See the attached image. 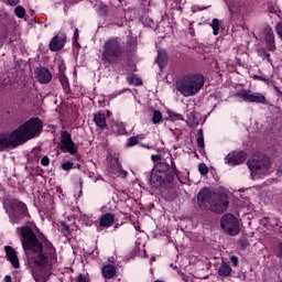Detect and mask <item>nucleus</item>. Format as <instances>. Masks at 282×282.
Here are the masks:
<instances>
[{
  "label": "nucleus",
  "instance_id": "nucleus-21",
  "mask_svg": "<svg viewBox=\"0 0 282 282\" xmlns=\"http://www.w3.org/2000/svg\"><path fill=\"white\" fill-rule=\"evenodd\" d=\"M101 272L106 279H113L116 276V267L113 264L104 265Z\"/></svg>",
  "mask_w": 282,
  "mask_h": 282
},
{
  "label": "nucleus",
  "instance_id": "nucleus-30",
  "mask_svg": "<svg viewBox=\"0 0 282 282\" xmlns=\"http://www.w3.org/2000/svg\"><path fill=\"white\" fill-rule=\"evenodd\" d=\"M129 83H130V85L140 86V85H142V79H140L139 77H135V76H130Z\"/></svg>",
  "mask_w": 282,
  "mask_h": 282
},
{
  "label": "nucleus",
  "instance_id": "nucleus-22",
  "mask_svg": "<svg viewBox=\"0 0 282 282\" xmlns=\"http://www.w3.org/2000/svg\"><path fill=\"white\" fill-rule=\"evenodd\" d=\"M111 129L113 131V133H117V135H122L126 133V129H124V123L122 122H117V121H113L112 122V126H111Z\"/></svg>",
  "mask_w": 282,
  "mask_h": 282
},
{
  "label": "nucleus",
  "instance_id": "nucleus-4",
  "mask_svg": "<svg viewBox=\"0 0 282 282\" xmlns=\"http://www.w3.org/2000/svg\"><path fill=\"white\" fill-rule=\"evenodd\" d=\"M204 83L205 79L203 75L189 74L177 80L176 89L185 98H191V96L199 94L202 87H204Z\"/></svg>",
  "mask_w": 282,
  "mask_h": 282
},
{
  "label": "nucleus",
  "instance_id": "nucleus-10",
  "mask_svg": "<svg viewBox=\"0 0 282 282\" xmlns=\"http://www.w3.org/2000/svg\"><path fill=\"white\" fill-rule=\"evenodd\" d=\"M246 162V153L243 152H231L225 158V163L229 166H237Z\"/></svg>",
  "mask_w": 282,
  "mask_h": 282
},
{
  "label": "nucleus",
  "instance_id": "nucleus-37",
  "mask_svg": "<svg viewBox=\"0 0 282 282\" xmlns=\"http://www.w3.org/2000/svg\"><path fill=\"white\" fill-rule=\"evenodd\" d=\"M254 80H262V83H268V79L263 76L256 75L253 76Z\"/></svg>",
  "mask_w": 282,
  "mask_h": 282
},
{
  "label": "nucleus",
  "instance_id": "nucleus-42",
  "mask_svg": "<svg viewBox=\"0 0 282 282\" xmlns=\"http://www.w3.org/2000/svg\"><path fill=\"white\" fill-rule=\"evenodd\" d=\"M4 282H12V276L6 275L4 276Z\"/></svg>",
  "mask_w": 282,
  "mask_h": 282
},
{
  "label": "nucleus",
  "instance_id": "nucleus-27",
  "mask_svg": "<svg viewBox=\"0 0 282 282\" xmlns=\"http://www.w3.org/2000/svg\"><path fill=\"white\" fill-rule=\"evenodd\" d=\"M152 122L153 124H160V122H162V112H160V110H154Z\"/></svg>",
  "mask_w": 282,
  "mask_h": 282
},
{
  "label": "nucleus",
  "instance_id": "nucleus-15",
  "mask_svg": "<svg viewBox=\"0 0 282 282\" xmlns=\"http://www.w3.org/2000/svg\"><path fill=\"white\" fill-rule=\"evenodd\" d=\"M7 259L10 261V263L13 265V268H20V262H19V256H17V250L14 248L7 246L4 248Z\"/></svg>",
  "mask_w": 282,
  "mask_h": 282
},
{
  "label": "nucleus",
  "instance_id": "nucleus-26",
  "mask_svg": "<svg viewBox=\"0 0 282 282\" xmlns=\"http://www.w3.org/2000/svg\"><path fill=\"white\" fill-rule=\"evenodd\" d=\"M197 144L200 149H204V131L199 129L196 134Z\"/></svg>",
  "mask_w": 282,
  "mask_h": 282
},
{
  "label": "nucleus",
  "instance_id": "nucleus-13",
  "mask_svg": "<svg viewBox=\"0 0 282 282\" xmlns=\"http://www.w3.org/2000/svg\"><path fill=\"white\" fill-rule=\"evenodd\" d=\"M231 14H239L246 10V2L243 0H225Z\"/></svg>",
  "mask_w": 282,
  "mask_h": 282
},
{
  "label": "nucleus",
  "instance_id": "nucleus-17",
  "mask_svg": "<svg viewBox=\"0 0 282 282\" xmlns=\"http://www.w3.org/2000/svg\"><path fill=\"white\" fill-rule=\"evenodd\" d=\"M263 37L267 43L268 50H274L276 45H274V32L272 31L271 28H265L263 30Z\"/></svg>",
  "mask_w": 282,
  "mask_h": 282
},
{
  "label": "nucleus",
  "instance_id": "nucleus-6",
  "mask_svg": "<svg viewBox=\"0 0 282 282\" xmlns=\"http://www.w3.org/2000/svg\"><path fill=\"white\" fill-rule=\"evenodd\" d=\"M247 164L251 171V175H265V173L272 172V162L265 155L254 156Z\"/></svg>",
  "mask_w": 282,
  "mask_h": 282
},
{
  "label": "nucleus",
  "instance_id": "nucleus-35",
  "mask_svg": "<svg viewBox=\"0 0 282 282\" xmlns=\"http://www.w3.org/2000/svg\"><path fill=\"white\" fill-rule=\"evenodd\" d=\"M170 118L172 120H182V116L181 115H177L175 112H170Z\"/></svg>",
  "mask_w": 282,
  "mask_h": 282
},
{
  "label": "nucleus",
  "instance_id": "nucleus-31",
  "mask_svg": "<svg viewBox=\"0 0 282 282\" xmlns=\"http://www.w3.org/2000/svg\"><path fill=\"white\" fill-rule=\"evenodd\" d=\"M135 144H138V138L131 137L128 139L127 147H135Z\"/></svg>",
  "mask_w": 282,
  "mask_h": 282
},
{
  "label": "nucleus",
  "instance_id": "nucleus-25",
  "mask_svg": "<svg viewBox=\"0 0 282 282\" xmlns=\"http://www.w3.org/2000/svg\"><path fill=\"white\" fill-rule=\"evenodd\" d=\"M219 19H213L212 23H210V28L213 30V34L214 36H217V34H219Z\"/></svg>",
  "mask_w": 282,
  "mask_h": 282
},
{
  "label": "nucleus",
  "instance_id": "nucleus-16",
  "mask_svg": "<svg viewBox=\"0 0 282 282\" xmlns=\"http://www.w3.org/2000/svg\"><path fill=\"white\" fill-rule=\"evenodd\" d=\"M62 47H65V36L56 35L50 42L51 52H58Z\"/></svg>",
  "mask_w": 282,
  "mask_h": 282
},
{
  "label": "nucleus",
  "instance_id": "nucleus-1",
  "mask_svg": "<svg viewBox=\"0 0 282 282\" xmlns=\"http://www.w3.org/2000/svg\"><path fill=\"white\" fill-rule=\"evenodd\" d=\"M21 235L22 248L25 252L31 268H33V278L36 282H46L50 276L52 265L56 263V251L51 242L45 241L46 253L43 252V245L36 239V235L30 227L18 228Z\"/></svg>",
  "mask_w": 282,
  "mask_h": 282
},
{
  "label": "nucleus",
  "instance_id": "nucleus-29",
  "mask_svg": "<svg viewBox=\"0 0 282 282\" xmlns=\"http://www.w3.org/2000/svg\"><path fill=\"white\" fill-rule=\"evenodd\" d=\"M14 14L18 17V19H23V17H25V9L19 6L14 9Z\"/></svg>",
  "mask_w": 282,
  "mask_h": 282
},
{
  "label": "nucleus",
  "instance_id": "nucleus-39",
  "mask_svg": "<svg viewBox=\"0 0 282 282\" xmlns=\"http://www.w3.org/2000/svg\"><path fill=\"white\" fill-rule=\"evenodd\" d=\"M74 39H75L74 43H78V29L75 30Z\"/></svg>",
  "mask_w": 282,
  "mask_h": 282
},
{
  "label": "nucleus",
  "instance_id": "nucleus-33",
  "mask_svg": "<svg viewBox=\"0 0 282 282\" xmlns=\"http://www.w3.org/2000/svg\"><path fill=\"white\" fill-rule=\"evenodd\" d=\"M41 164H42V166H50V158L43 156L41 159Z\"/></svg>",
  "mask_w": 282,
  "mask_h": 282
},
{
  "label": "nucleus",
  "instance_id": "nucleus-23",
  "mask_svg": "<svg viewBox=\"0 0 282 282\" xmlns=\"http://www.w3.org/2000/svg\"><path fill=\"white\" fill-rule=\"evenodd\" d=\"M231 272H232V268H230L226 262H223L218 270V273L220 276H230Z\"/></svg>",
  "mask_w": 282,
  "mask_h": 282
},
{
  "label": "nucleus",
  "instance_id": "nucleus-41",
  "mask_svg": "<svg viewBox=\"0 0 282 282\" xmlns=\"http://www.w3.org/2000/svg\"><path fill=\"white\" fill-rule=\"evenodd\" d=\"M62 226L66 232H69V226L65 225V223H62Z\"/></svg>",
  "mask_w": 282,
  "mask_h": 282
},
{
  "label": "nucleus",
  "instance_id": "nucleus-36",
  "mask_svg": "<svg viewBox=\"0 0 282 282\" xmlns=\"http://www.w3.org/2000/svg\"><path fill=\"white\" fill-rule=\"evenodd\" d=\"M62 85H63L65 91H67V89H69V83H67L66 77L62 78Z\"/></svg>",
  "mask_w": 282,
  "mask_h": 282
},
{
  "label": "nucleus",
  "instance_id": "nucleus-34",
  "mask_svg": "<svg viewBox=\"0 0 282 282\" xmlns=\"http://www.w3.org/2000/svg\"><path fill=\"white\" fill-rule=\"evenodd\" d=\"M230 261L235 268L239 264V258H237V256H231Z\"/></svg>",
  "mask_w": 282,
  "mask_h": 282
},
{
  "label": "nucleus",
  "instance_id": "nucleus-43",
  "mask_svg": "<svg viewBox=\"0 0 282 282\" xmlns=\"http://www.w3.org/2000/svg\"><path fill=\"white\" fill-rule=\"evenodd\" d=\"M267 58H270V53H267Z\"/></svg>",
  "mask_w": 282,
  "mask_h": 282
},
{
  "label": "nucleus",
  "instance_id": "nucleus-9",
  "mask_svg": "<svg viewBox=\"0 0 282 282\" xmlns=\"http://www.w3.org/2000/svg\"><path fill=\"white\" fill-rule=\"evenodd\" d=\"M237 98L242 99L245 102H257L265 105V96L261 93H252L251 90L242 89L236 94Z\"/></svg>",
  "mask_w": 282,
  "mask_h": 282
},
{
  "label": "nucleus",
  "instance_id": "nucleus-40",
  "mask_svg": "<svg viewBox=\"0 0 282 282\" xmlns=\"http://www.w3.org/2000/svg\"><path fill=\"white\" fill-rule=\"evenodd\" d=\"M278 248H279L278 256L281 257V259H282V243L281 242L278 245Z\"/></svg>",
  "mask_w": 282,
  "mask_h": 282
},
{
  "label": "nucleus",
  "instance_id": "nucleus-3",
  "mask_svg": "<svg viewBox=\"0 0 282 282\" xmlns=\"http://www.w3.org/2000/svg\"><path fill=\"white\" fill-rule=\"evenodd\" d=\"M198 206L209 208L213 213H225L228 208V196L226 194L213 193L208 188H203L198 193Z\"/></svg>",
  "mask_w": 282,
  "mask_h": 282
},
{
  "label": "nucleus",
  "instance_id": "nucleus-14",
  "mask_svg": "<svg viewBox=\"0 0 282 282\" xmlns=\"http://www.w3.org/2000/svg\"><path fill=\"white\" fill-rule=\"evenodd\" d=\"M35 76L42 85H47L52 80V73L47 68H37Z\"/></svg>",
  "mask_w": 282,
  "mask_h": 282
},
{
  "label": "nucleus",
  "instance_id": "nucleus-12",
  "mask_svg": "<svg viewBox=\"0 0 282 282\" xmlns=\"http://www.w3.org/2000/svg\"><path fill=\"white\" fill-rule=\"evenodd\" d=\"M165 180H166V173L159 171V169L155 167L151 173L150 184L152 186H162V184H164Z\"/></svg>",
  "mask_w": 282,
  "mask_h": 282
},
{
  "label": "nucleus",
  "instance_id": "nucleus-45",
  "mask_svg": "<svg viewBox=\"0 0 282 282\" xmlns=\"http://www.w3.org/2000/svg\"><path fill=\"white\" fill-rule=\"evenodd\" d=\"M151 261H155V258H152Z\"/></svg>",
  "mask_w": 282,
  "mask_h": 282
},
{
  "label": "nucleus",
  "instance_id": "nucleus-5",
  "mask_svg": "<svg viewBox=\"0 0 282 282\" xmlns=\"http://www.w3.org/2000/svg\"><path fill=\"white\" fill-rule=\"evenodd\" d=\"M122 55V45L120 39L112 37L106 41L102 52V59L107 63H116Z\"/></svg>",
  "mask_w": 282,
  "mask_h": 282
},
{
  "label": "nucleus",
  "instance_id": "nucleus-32",
  "mask_svg": "<svg viewBox=\"0 0 282 282\" xmlns=\"http://www.w3.org/2000/svg\"><path fill=\"white\" fill-rule=\"evenodd\" d=\"M198 171H199L200 175H207L208 174V167L206 166V164H200L198 166Z\"/></svg>",
  "mask_w": 282,
  "mask_h": 282
},
{
  "label": "nucleus",
  "instance_id": "nucleus-7",
  "mask_svg": "<svg viewBox=\"0 0 282 282\" xmlns=\"http://www.w3.org/2000/svg\"><path fill=\"white\" fill-rule=\"evenodd\" d=\"M220 227L226 235H230L231 237H237L241 230L239 219L231 214H226L221 217Z\"/></svg>",
  "mask_w": 282,
  "mask_h": 282
},
{
  "label": "nucleus",
  "instance_id": "nucleus-19",
  "mask_svg": "<svg viewBox=\"0 0 282 282\" xmlns=\"http://www.w3.org/2000/svg\"><path fill=\"white\" fill-rule=\"evenodd\" d=\"M94 122L99 129H107V118L105 117V113L98 112L94 115Z\"/></svg>",
  "mask_w": 282,
  "mask_h": 282
},
{
  "label": "nucleus",
  "instance_id": "nucleus-11",
  "mask_svg": "<svg viewBox=\"0 0 282 282\" xmlns=\"http://www.w3.org/2000/svg\"><path fill=\"white\" fill-rule=\"evenodd\" d=\"M19 213H13V214H9V217L11 219V221H13V224H19L21 221V217H28V207L25 206V204L15 200L14 202Z\"/></svg>",
  "mask_w": 282,
  "mask_h": 282
},
{
  "label": "nucleus",
  "instance_id": "nucleus-44",
  "mask_svg": "<svg viewBox=\"0 0 282 282\" xmlns=\"http://www.w3.org/2000/svg\"><path fill=\"white\" fill-rule=\"evenodd\" d=\"M107 115H108V116H110V115H111V112H110V111H107Z\"/></svg>",
  "mask_w": 282,
  "mask_h": 282
},
{
  "label": "nucleus",
  "instance_id": "nucleus-38",
  "mask_svg": "<svg viewBox=\"0 0 282 282\" xmlns=\"http://www.w3.org/2000/svg\"><path fill=\"white\" fill-rule=\"evenodd\" d=\"M9 6H17L19 3V0H7Z\"/></svg>",
  "mask_w": 282,
  "mask_h": 282
},
{
  "label": "nucleus",
  "instance_id": "nucleus-8",
  "mask_svg": "<svg viewBox=\"0 0 282 282\" xmlns=\"http://www.w3.org/2000/svg\"><path fill=\"white\" fill-rule=\"evenodd\" d=\"M62 153H69L70 155H76L78 153V145L72 140V134L67 131L61 133V141L58 144Z\"/></svg>",
  "mask_w": 282,
  "mask_h": 282
},
{
  "label": "nucleus",
  "instance_id": "nucleus-28",
  "mask_svg": "<svg viewBox=\"0 0 282 282\" xmlns=\"http://www.w3.org/2000/svg\"><path fill=\"white\" fill-rule=\"evenodd\" d=\"M8 36V29L6 25H0V47L3 45V40Z\"/></svg>",
  "mask_w": 282,
  "mask_h": 282
},
{
  "label": "nucleus",
  "instance_id": "nucleus-2",
  "mask_svg": "<svg viewBox=\"0 0 282 282\" xmlns=\"http://www.w3.org/2000/svg\"><path fill=\"white\" fill-rule=\"evenodd\" d=\"M41 129H43V122H41V119L33 118L11 133H1L0 151L8 149V147H19V144H23V142L32 140V138L41 133Z\"/></svg>",
  "mask_w": 282,
  "mask_h": 282
},
{
  "label": "nucleus",
  "instance_id": "nucleus-24",
  "mask_svg": "<svg viewBox=\"0 0 282 282\" xmlns=\"http://www.w3.org/2000/svg\"><path fill=\"white\" fill-rule=\"evenodd\" d=\"M59 169H62V171H65L66 173H69V171H72V169H74V162L63 160V162L59 165Z\"/></svg>",
  "mask_w": 282,
  "mask_h": 282
},
{
  "label": "nucleus",
  "instance_id": "nucleus-18",
  "mask_svg": "<svg viewBox=\"0 0 282 282\" xmlns=\"http://www.w3.org/2000/svg\"><path fill=\"white\" fill-rule=\"evenodd\" d=\"M113 221H116V216H113V214H105L99 220V226L101 228H109L110 226H113Z\"/></svg>",
  "mask_w": 282,
  "mask_h": 282
},
{
  "label": "nucleus",
  "instance_id": "nucleus-20",
  "mask_svg": "<svg viewBox=\"0 0 282 282\" xmlns=\"http://www.w3.org/2000/svg\"><path fill=\"white\" fill-rule=\"evenodd\" d=\"M167 62H169V55L166 54V51L159 50L158 57H156V63L159 67H165Z\"/></svg>",
  "mask_w": 282,
  "mask_h": 282
}]
</instances>
